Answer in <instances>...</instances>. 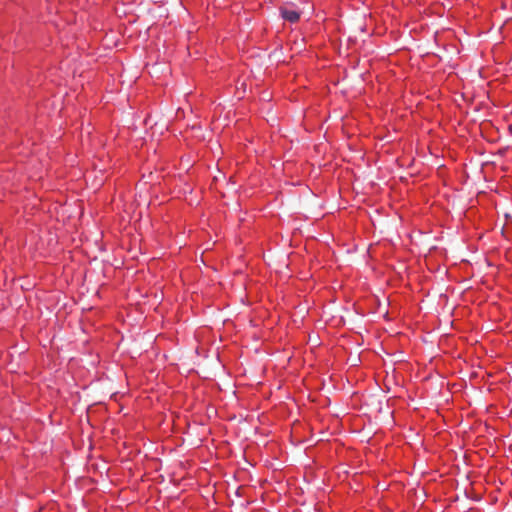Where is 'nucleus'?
I'll use <instances>...</instances> for the list:
<instances>
[{
    "mask_svg": "<svg viewBox=\"0 0 512 512\" xmlns=\"http://www.w3.org/2000/svg\"><path fill=\"white\" fill-rule=\"evenodd\" d=\"M280 14L283 19H285L291 23L297 22L300 18V13L298 11L288 9L286 7L280 8Z\"/></svg>",
    "mask_w": 512,
    "mask_h": 512,
    "instance_id": "obj_1",
    "label": "nucleus"
}]
</instances>
